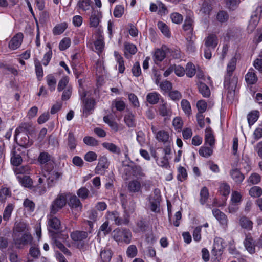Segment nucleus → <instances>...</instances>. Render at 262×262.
<instances>
[{
  "label": "nucleus",
  "mask_w": 262,
  "mask_h": 262,
  "mask_svg": "<svg viewBox=\"0 0 262 262\" xmlns=\"http://www.w3.org/2000/svg\"><path fill=\"white\" fill-rule=\"evenodd\" d=\"M113 238L116 242H124L129 244L132 239V233L129 229L117 228L112 233Z\"/></svg>",
  "instance_id": "obj_4"
},
{
  "label": "nucleus",
  "mask_w": 262,
  "mask_h": 262,
  "mask_svg": "<svg viewBox=\"0 0 262 262\" xmlns=\"http://www.w3.org/2000/svg\"><path fill=\"white\" fill-rule=\"evenodd\" d=\"M259 117V112L253 111L251 112L247 115V120L249 126L253 125L258 119Z\"/></svg>",
  "instance_id": "obj_38"
},
{
  "label": "nucleus",
  "mask_w": 262,
  "mask_h": 262,
  "mask_svg": "<svg viewBox=\"0 0 262 262\" xmlns=\"http://www.w3.org/2000/svg\"><path fill=\"white\" fill-rule=\"evenodd\" d=\"M109 163L107 159L105 156L101 157L99 159V162L95 168V172L96 174H103L106 170L108 168Z\"/></svg>",
  "instance_id": "obj_8"
},
{
  "label": "nucleus",
  "mask_w": 262,
  "mask_h": 262,
  "mask_svg": "<svg viewBox=\"0 0 262 262\" xmlns=\"http://www.w3.org/2000/svg\"><path fill=\"white\" fill-rule=\"evenodd\" d=\"M69 83V78L68 77H62L58 82L57 90L59 92H60L63 90L64 89H66L67 87V85Z\"/></svg>",
  "instance_id": "obj_59"
},
{
  "label": "nucleus",
  "mask_w": 262,
  "mask_h": 262,
  "mask_svg": "<svg viewBox=\"0 0 262 262\" xmlns=\"http://www.w3.org/2000/svg\"><path fill=\"white\" fill-rule=\"evenodd\" d=\"M71 237L74 241H80L88 237V233L83 231H76L71 234Z\"/></svg>",
  "instance_id": "obj_27"
},
{
  "label": "nucleus",
  "mask_w": 262,
  "mask_h": 262,
  "mask_svg": "<svg viewBox=\"0 0 262 262\" xmlns=\"http://www.w3.org/2000/svg\"><path fill=\"white\" fill-rule=\"evenodd\" d=\"M127 166L131 170V173L133 176L138 179H141L145 177V173L144 172L143 168L140 165L133 164L128 165Z\"/></svg>",
  "instance_id": "obj_13"
},
{
  "label": "nucleus",
  "mask_w": 262,
  "mask_h": 262,
  "mask_svg": "<svg viewBox=\"0 0 262 262\" xmlns=\"http://www.w3.org/2000/svg\"><path fill=\"white\" fill-rule=\"evenodd\" d=\"M23 39L22 33H17L14 36L9 43V48L12 50L18 48L21 45Z\"/></svg>",
  "instance_id": "obj_12"
},
{
  "label": "nucleus",
  "mask_w": 262,
  "mask_h": 262,
  "mask_svg": "<svg viewBox=\"0 0 262 262\" xmlns=\"http://www.w3.org/2000/svg\"><path fill=\"white\" fill-rule=\"evenodd\" d=\"M205 143L210 146H212L215 144V138L213 134V132L210 127H207L205 129Z\"/></svg>",
  "instance_id": "obj_18"
},
{
  "label": "nucleus",
  "mask_w": 262,
  "mask_h": 262,
  "mask_svg": "<svg viewBox=\"0 0 262 262\" xmlns=\"http://www.w3.org/2000/svg\"><path fill=\"white\" fill-rule=\"evenodd\" d=\"M244 246L246 249L251 254L255 252V245L253 238L250 234H246L244 241Z\"/></svg>",
  "instance_id": "obj_15"
},
{
  "label": "nucleus",
  "mask_w": 262,
  "mask_h": 262,
  "mask_svg": "<svg viewBox=\"0 0 262 262\" xmlns=\"http://www.w3.org/2000/svg\"><path fill=\"white\" fill-rule=\"evenodd\" d=\"M239 224L242 228L247 230H251L252 229L253 223L246 216H242L240 218Z\"/></svg>",
  "instance_id": "obj_28"
},
{
  "label": "nucleus",
  "mask_w": 262,
  "mask_h": 262,
  "mask_svg": "<svg viewBox=\"0 0 262 262\" xmlns=\"http://www.w3.org/2000/svg\"><path fill=\"white\" fill-rule=\"evenodd\" d=\"M18 144L19 146L27 148L30 147L33 144V141L30 140L28 134L25 133L21 137Z\"/></svg>",
  "instance_id": "obj_32"
},
{
  "label": "nucleus",
  "mask_w": 262,
  "mask_h": 262,
  "mask_svg": "<svg viewBox=\"0 0 262 262\" xmlns=\"http://www.w3.org/2000/svg\"><path fill=\"white\" fill-rule=\"evenodd\" d=\"M56 214H52L50 213L47 215L48 224L50 228L54 230H59L61 227V222L60 220L55 216Z\"/></svg>",
  "instance_id": "obj_9"
},
{
  "label": "nucleus",
  "mask_w": 262,
  "mask_h": 262,
  "mask_svg": "<svg viewBox=\"0 0 262 262\" xmlns=\"http://www.w3.org/2000/svg\"><path fill=\"white\" fill-rule=\"evenodd\" d=\"M223 239L220 237H215L214 240L213 247L212 250V254L218 256L222 255V251L224 248L223 245Z\"/></svg>",
  "instance_id": "obj_10"
},
{
  "label": "nucleus",
  "mask_w": 262,
  "mask_h": 262,
  "mask_svg": "<svg viewBox=\"0 0 262 262\" xmlns=\"http://www.w3.org/2000/svg\"><path fill=\"white\" fill-rule=\"evenodd\" d=\"M160 95L156 92L149 93L146 96V100L151 104H157L160 99Z\"/></svg>",
  "instance_id": "obj_37"
},
{
  "label": "nucleus",
  "mask_w": 262,
  "mask_h": 262,
  "mask_svg": "<svg viewBox=\"0 0 262 262\" xmlns=\"http://www.w3.org/2000/svg\"><path fill=\"white\" fill-rule=\"evenodd\" d=\"M169 138V134L166 131L161 130L157 133L156 139L160 142L165 143L168 142Z\"/></svg>",
  "instance_id": "obj_39"
},
{
  "label": "nucleus",
  "mask_w": 262,
  "mask_h": 262,
  "mask_svg": "<svg viewBox=\"0 0 262 262\" xmlns=\"http://www.w3.org/2000/svg\"><path fill=\"white\" fill-rule=\"evenodd\" d=\"M11 195L10 190L6 187H3L0 189V202L4 203L7 196Z\"/></svg>",
  "instance_id": "obj_50"
},
{
  "label": "nucleus",
  "mask_w": 262,
  "mask_h": 262,
  "mask_svg": "<svg viewBox=\"0 0 262 262\" xmlns=\"http://www.w3.org/2000/svg\"><path fill=\"white\" fill-rule=\"evenodd\" d=\"M107 219L114 221L116 225H127L129 223L128 217L124 215L123 217L120 216L119 212L116 211L107 212Z\"/></svg>",
  "instance_id": "obj_6"
},
{
  "label": "nucleus",
  "mask_w": 262,
  "mask_h": 262,
  "mask_svg": "<svg viewBox=\"0 0 262 262\" xmlns=\"http://www.w3.org/2000/svg\"><path fill=\"white\" fill-rule=\"evenodd\" d=\"M137 248L135 245H130L127 249L126 254L128 257L133 258L137 255Z\"/></svg>",
  "instance_id": "obj_63"
},
{
  "label": "nucleus",
  "mask_w": 262,
  "mask_h": 262,
  "mask_svg": "<svg viewBox=\"0 0 262 262\" xmlns=\"http://www.w3.org/2000/svg\"><path fill=\"white\" fill-rule=\"evenodd\" d=\"M230 176L236 183H241L244 180L245 177L240 170L237 168L232 169L230 171Z\"/></svg>",
  "instance_id": "obj_20"
},
{
  "label": "nucleus",
  "mask_w": 262,
  "mask_h": 262,
  "mask_svg": "<svg viewBox=\"0 0 262 262\" xmlns=\"http://www.w3.org/2000/svg\"><path fill=\"white\" fill-rule=\"evenodd\" d=\"M200 203L204 205L208 200L209 196V191L206 187H203L200 191Z\"/></svg>",
  "instance_id": "obj_44"
},
{
  "label": "nucleus",
  "mask_w": 262,
  "mask_h": 262,
  "mask_svg": "<svg viewBox=\"0 0 262 262\" xmlns=\"http://www.w3.org/2000/svg\"><path fill=\"white\" fill-rule=\"evenodd\" d=\"M236 59L235 57L231 58L228 63L227 67V74L225 76L224 86L228 89L229 93L231 95H234V92L237 83V78L233 77L231 79L232 73L236 68Z\"/></svg>",
  "instance_id": "obj_2"
},
{
  "label": "nucleus",
  "mask_w": 262,
  "mask_h": 262,
  "mask_svg": "<svg viewBox=\"0 0 262 262\" xmlns=\"http://www.w3.org/2000/svg\"><path fill=\"white\" fill-rule=\"evenodd\" d=\"M68 194L59 193L56 198L52 202L50 206L51 213L57 214L67 204Z\"/></svg>",
  "instance_id": "obj_3"
},
{
  "label": "nucleus",
  "mask_w": 262,
  "mask_h": 262,
  "mask_svg": "<svg viewBox=\"0 0 262 262\" xmlns=\"http://www.w3.org/2000/svg\"><path fill=\"white\" fill-rule=\"evenodd\" d=\"M200 155L204 157H209L213 153V150L211 148L208 147H201L199 151Z\"/></svg>",
  "instance_id": "obj_56"
},
{
  "label": "nucleus",
  "mask_w": 262,
  "mask_h": 262,
  "mask_svg": "<svg viewBox=\"0 0 262 262\" xmlns=\"http://www.w3.org/2000/svg\"><path fill=\"white\" fill-rule=\"evenodd\" d=\"M51 155L47 152H42L38 157V161L41 164H46L51 160Z\"/></svg>",
  "instance_id": "obj_51"
},
{
  "label": "nucleus",
  "mask_w": 262,
  "mask_h": 262,
  "mask_svg": "<svg viewBox=\"0 0 262 262\" xmlns=\"http://www.w3.org/2000/svg\"><path fill=\"white\" fill-rule=\"evenodd\" d=\"M199 92L204 97H209L210 95V91L209 87L204 83L199 82L198 83Z\"/></svg>",
  "instance_id": "obj_31"
},
{
  "label": "nucleus",
  "mask_w": 262,
  "mask_h": 262,
  "mask_svg": "<svg viewBox=\"0 0 262 262\" xmlns=\"http://www.w3.org/2000/svg\"><path fill=\"white\" fill-rule=\"evenodd\" d=\"M101 17V14L100 12L98 10H93L90 18V27L94 28L97 27L99 24Z\"/></svg>",
  "instance_id": "obj_14"
},
{
  "label": "nucleus",
  "mask_w": 262,
  "mask_h": 262,
  "mask_svg": "<svg viewBox=\"0 0 262 262\" xmlns=\"http://www.w3.org/2000/svg\"><path fill=\"white\" fill-rule=\"evenodd\" d=\"M109 223L108 221H106L100 227L98 234H100V232H103V235L105 236L109 234L111 231V228L108 226Z\"/></svg>",
  "instance_id": "obj_52"
},
{
  "label": "nucleus",
  "mask_w": 262,
  "mask_h": 262,
  "mask_svg": "<svg viewBox=\"0 0 262 262\" xmlns=\"http://www.w3.org/2000/svg\"><path fill=\"white\" fill-rule=\"evenodd\" d=\"M33 237L31 234L28 232H25L15 237L14 243L17 248L21 249L25 246L31 245Z\"/></svg>",
  "instance_id": "obj_5"
},
{
  "label": "nucleus",
  "mask_w": 262,
  "mask_h": 262,
  "mask_svg": "<svg viewBox=\"0 0 262 262\" xmlns=\"http://www.w3.org/2000/svg\"><path fill=\"white\" fill-rule=\"evenodd\" d=\"M141 186L140 182L134 180L129 182L128 184V189L131 192H138L141 190Z\"/></svg>",
  "instance_id": "obj_29"
},
{
  "label": "nucleus",
  "mask_w": 262,
  "mask_h": 262,
  "mask_svg": "<svg viewBox=\"0 0 262 262\" xmlns=\"http://www.w3.org/2000/svg\"><path fill=\"white\" fill-rule=\"evenodd\" d=\"M217 45V38L215 35L210 34L205 39V45L207 48L214 49Z\"/></svg>",
  "instance_id": "obj_25"
},
{
  "label": "nucleus",
  "mask_w": 262,
  "mask_h": 262,
  "mask_svg": "<svg viewBox=\"0 0 262 262\" xmlns=\"http://www.w3.org/2000/svg\"><path fill=\"white\" fill-rule=\"evenodd\" d=\"M13 156L11 158V162L12 165L18 166L22 162L21 156L16 150L12 151Z\"/></svg>",
  "instance_id": "obj_41"
},
{
  "label": "nucleus",
  "mask_w": 262,
  "mask_h": 262,
  "mask_svg": "<svg viewBox=\"0 0 262 262\" xmlns=\"http://www.w3.org/2000/svg\"><path fill=\"white\" fill-rule=\"evenodd\" d=\"M62 173L53 171L49 173L48 176L42 174L38 177V183L36 186L39 188V194L42 195L47 192V188L54 187L57 181L62 179Z\"/></svg>",
  "instance_id": "obj_1"
},
{
  "label": "nucleus",
  "mask_w": 262,
  "mask_h": 262,
  "mask_svg": "<svg viewBox=\"0 0 262 262\" xmlns=\"http://www.w3.org/2000/svg\"><path fill=\"white\" fill-rule=\"evenodd\" d=\"M102 146L112 153H115L118 155L121 154V152L120 148L112 143L104 142L102 144Z\"/></svg>",
  "instance_id": "obj_33"
},
{
  "label": "nucleus",
  "mask_w": 262,
  "mask_h": 262,
  "mask_svg": "<svg viewBox=\"0 0 262 262\" xmlns=\"http://www.w3.org/2000/svg\"><path fill=\"white\" fill-rule=\"evenodd\" d=\"M62 235L61 234L53 232L52 234V239L53 243L60 250L63 249L65 246L64 245L59 241V239Z\"/></svg>",
  "instance_id": "obj_35"
},
{
  "label": "nucleus",
  "mask_w": 262,
  "mask_h": 262,
  "mask_svg": "<svg viewBox=\"0 0 262 262\" xmlns=\"http://www.w3.org/2000/svg\"><path fill=\"white\" fill-rule=\"evenodd\" d=\"M94 46L96 52L100 55L102 52L104 47L103 38L101 35H100L99 38L94 42Z\"/></svg>",
  "instance_id": "obj_34"
},
{
  "label": "nucleus",
  "mask_w": 262,
  "mask_h": 262,
  "mask_svg": "<svg viewBox=\"0 0 262 262\" xmlns=\"http://www.w3.org/2000/svg\"><path fill=\"white\" fill-rule=\"evenodd\" d=\"M71 45V39L69 38H64L59 43V48L61 51H64L68 48Z\"/></svg>",
  "instance_id": "obj_62"
},
{
  "label": "nucleus",
  "mask_w": 262,
  "mask_h": 262,
  "mask_svg": "<svg viewBox=\"0 0 262 262\" xmlns=\"http://www.w3.org/2000/svg\"><path fill=\"white\" fill-rule=\"evenodd\" d=\"M160 195L155 193L150 199V210L155 212H158L160 210Z\"/></svg>",
  "instance_id": "obj_16"
},
{
  "label": "nucleus",
  "mask_w": 262,
  "mask_h": 262,
  "mask_svg": "<svg viewBox=\"0 0 262 262\" xmlns=\"http://www.w3.org/2000/svg\"><path fill=\"white\" fill-rule=\"evenodd\" d=\"M66 142L68 147L70 151H73L76 149L77 145V140L73 132H70L68 134Z\"/></svg>",
  "instance_id": "obj_17"
},
{
  "label": "nucleus",
  "mask_w": 262,
  "mask_h": 262,
  "mask_svg": "<svg viewBox=\"0 0 262 262\" xmlns=\"http://www.w3.org/2000/svg\"><path fill=\"white\" fill-rule=\"evenodd\" d=\"M181 105L183 111L185 113L188 115H189L191 113V108L190 104L188 100L186 99H183L181 101Z\"/></svg>",
  "instance_id": "obj_49"
},
{
  "label": "nucleus",
  "mask_w": 262,
  "mask_h": 262,
  "mask_svg": "<svg viewBox=\"0 0 262 262\" xmlns=\"http://www.w3.org/2000/svg\"><path fill=\"white\" fill-rule=\"evenodd\" d=\"M124 48L125 50L124 53L126 56H127V52L131 55H134L137 51V49L136 46L130 43H125L124 45Z\"/></svg>",
  "instance_id": "obj_48"
},
{
  "label": "nucleus",
  "mask_w": 262,
  "mask_h": 262,
  "mask_svg": "<svg viewBox=\"0 0 262 262\" xmlns=\"http://www.w3.org/2000/svg\"><path fill=\"white\" fill-rule=\"evenodd\" d=\"M89 193V190L84 187L80 188L77 191V194L78 196L83 200H85L88 198Z\"/></svg>",
  "instance_id": "obj_61"
},
{
  "label": "nucleus",
  "mask_w": 262,
  "mask_h": 262,
  "mask_svg": "<svg viewBox=\"0 0 262 262\" xmlns=\"http://www.w3.org/2000/svg\"><path fill=\"white\" fill-rule=\"evenodd\" d=\"M249 194L253 197H259L262 194V189L258 186H254L250 189Z\"/></svg>",
  "instance_id": "obj_60"
},
{
  "label": "nucleus",
  "mask_w": 262,
  "mask_h": 262,
  "mask_svg": "<svg viewBox=\"0 0 262 262\" xmlns=\"http://www.w3.org/2000/svg\"><path fill=\"white\" fill-rule=\"evenodd\" d=\"M46 80L49 90L52 92L54 91L56 85V80L55 77L51 74L48 75L46 77Z\"/></svg>",
  "instance_id": "obj_40"
},
{
  "label": "nucleus",
  "mask_w": 262,
  "mask_h": 262,
  "mask_svg": "<svg viewBox=\"0 0 262 262\" xmlns=\"http://www.w3.org/2000/svg\"><path fill=\"white\" fill-rule=\"evenodd\" d=\"M245 80L249 85L255 84L257 81V77L253 69H250L245 75Z\"/></svg>",
  "instance_id": "obj_23"
},
{
  "label": "nucleus",
  "mask_w": 262,
  "mask_h": 262,
  "mask_svg": "<svg viewBox=\"0 0 262 262\" xmlns=\"http://www.w3.org/2000/svg\"><path fill=\"white\" fill-rule=\"evenodd\" d=\"M112 105H114L116 110L120 112L123 111L126 107L125 103L121 100L116 99L114 100Z\"/></svg>",
  "instance_id": "obj_57"
},
{
  "label": "nucleus",
  "mask_w": 262,
  "mask_h": 262,
  "mask_svg": "<svg viewBox=\"0 0 262 262\" xmlns=\"http://www.w3.org/2000/svg\"><path fill=\"white\" fill-rule=\"evenodd\" d=\"M113 253L111 249L104 248L100 252V256L102 262H110L112 258Z\"/></svg>",
  "instance_id": "obj_26"
},
{
  "label": "nucleus",
  "mask_w": 262,
  "mask_h": 262,
  "mask_svg": "<svg viewBox=\"0 0 262 262\" xmlns=\"http://www.w3.org/2000/svg\"><path fill=\"white\" fill-rule=\"evenodd\" d=\"M212 213L224 228L227 227L228 219L227 216L223 212H221L218 209H214L212 210Z\"/></svg>",
  "instance_id": "obj_11"
},
{
  "label": "nucleus",
  "mask_w": 262,
  "mask_h": 262,
  "mask_svg": "<svg viewBox=\"0 0 262 262\" xmlns=\"http://www.w3.org/2000/svg\"><path fill=\"white\" fill-rule=\"evenodd\" d=\"M29 254L33 259H36L40 256V251L37 246H32L29 249Z\"/></svg>",
  "instance_id": "obj_42"
},
{
  "label": "nucleus",
  "mask_w": 262,
  "mask_h": 262,
  "mask_svg": "<svg viewBox=\"0 0 262 262\" xmlns=\"http://www.w3.org/2000/svg\"><path fill=\"white\" fill-rule=\"evenodd\" d=\"M159 112L160 115L163 117L168 116L170 115V111L167 108L166 103L159 106Z\"/></svg>",
  "instance_id": "obj_55"
},
{
  "label": "nucleus",
  "mask_w": 262,
  "mask_h": 262,
  "mask_svg": "<svg viewBox=\"0 0 262 262\" xmlns=\"http://www.w3.org/2000/svg\"><path fill=\"white\" fill-rule=\"evenodd\" d=\"M86 93H84L81 99H83V114L87 117L89 115L92 113V112L94 110L95 106V101L93 98H86L85 99L84 98L86 96Z\"/></svg>",
  "instance_id": "obj_7"
},
{
  "label": "nucleus",
  "mask_w": 262,
  "mask_h": 262,
  "mask_svg": "<svg viewBox=\"0 0 262 262\" xmlns=\"http://www.w3.org/2000/svg\"><path fill=\"white\" fill-rule=\"evenodd\" d=\"M193 20L190 16H187L183 25V29L185 31H188L191 32L193 29Z\"/></svg>",
  "instance_id": "obj_45"
},
{
  "label": "nucleus",
  "mask_w": 262,
  "mask_h": 262,
  "mask_svg": "<svg viewBox=\"0 0 262 262\" xmlns=\"http://www.w3.org/2000/svg\"><path fill=\"white\" fill-rule=\"evenodd\" d=\"M14 209V205L12 204H9L6 207L3 212V219L5 221H8Z\"/></svg>",
  "instance_id": "obj_46"
},
{
  "label": "nucleus",
  "mask_w": 262,
  "mask_h": 262,
  "mask_svg": "<svg viewBox=\"0 0 262 262\" xmlns=\"http://www.w3.org/2000/svg\"><path fill=\"white\" fill-rule=\"evenodd\" d=\"M185 73L187 77H192L196 73L195 66L191 62H188L185 68Z\"/></svg>",
  "instance_id": "obj_43"
},
{
  "label": "nucleus",
  "mask_w": 262,
  "mask_h": 262,
  "mask_svg": "<svg viewBox=\"0 0 262 262\" xmlns=\"http://www.w3.org/2000/svg\"><path fill=\"white\" fill-rule=\"evenodd\" d=\"M23 205L24 207L27 209L28 211L33 212L35 209V203L32 200H30L29 199H25L23 203Z\"/></svg>",
  "instance_id": "obj_58"
},
{
  "label": "nucleus",
  "mask_w": 262,
  "mask_h": 262,
  "mask_svg": "<svg viewBox=\"0 0 262 262\" xmlns=\"http://www.w3.org/2000/svg\"><path fill=\"white\" fill-rule=\"evenodd\" d=\"M114 54L118 64L119 72L120 73H123L125 69L123 58L117 51H115Z\"/></svg>",
  "instance_id": "obj_36"
},
{
  "label": "nucleus",
  "mask_w": 262,
  "mask_h": 262,
  "mask_svg": "<svg viewBox=\"0 0 262 262\" xmlns=\"http://www.w3.org/2000/svg\"><path fill=\"white\" fill-rule=\"evenodd\" d=\"M68 205L71 209L81 210L82 207V204L80 200L75 195L70 197Z\"/></svg>",
  "instance_id": "obj_19"
},
{
  "label": "nucleus",
  "mask_w": 262,
  "mask_h": 262,
  "mask_svg": "<svg viewBox=\"0 0 262 262\" xmlns=\"http://www.w3.org/2000/svg\"><path fill=\"white\" fill-rule=\"evenodd\" d=\"M212 7L209 0H205L200 8V13L205 15H210V13L212 11Z\"/></svg>",
  "instance_id": "obj_21"
},
{
  "label": "nucleus",
  "mask_w": 262,
  "mask_h": 262,
  "mask_svg": "<svg viewBox=\"0 0 262 262\" xmlns=\"http://www.w3.org/2000/svg\"><path fill=\"white\" fill-rule=\"evenodd\" d=\"M158 27L162 33L167 37L170 36V33L167 26L162 21H159L158 23Z\"/></svg>",
  "instance_id": "obj_54"
},
{
  "label": "nucleus",
  "mask_w": 262,
  "mask_h": 262,
  "mask_svg": "<svg viewBox=\"0 0 262 262\" xmlns=\"http://www.w3.org/2000/svg\"><path fill=\"white\" fill-rule=\"evenodd\" d=\"M259 21V17L256 12L251 15L249 24L248 26V30L250 32H252L257 26Z\"/></svg>",
  "instance_id": "obj_24"
},
{
  "label": "nucleus",
  "mask_w": 262,
  "mask_h": 262,
  "mask_svg": "<svg viewBox=\"0 0 262 262\" xmlns=\"http://www.w3.org/2000/svg\"><path fill=\"white\" fill-rule=\"evenodd\" d=\"M157 164L162 167L167 168L170 167L168 160L166 156H164L160 159H156Z\"/></svg>",
  "instance_id": "obj_64"
},
{
  "label": "nucleus",
  "mask_w": 262,
  "mask_h": 262,
  "mask_svg": "<svg viewBox=\"0 0 262 262\" xmlns=\"http://www.w3.org/2000/svg\"><path fill=\"white\" fill-rule=\"evenodd\" d=\"M124 121L128 127H134L136 126V119L135 115L131 112H128L124 117Z\"/></svg>",
  "instance_id": "obj_22"
},
{
  "label": "nucleus",
  "mask_w": 262,
  "mask_h": 262,
  "mask_svg": "<svg viewBox=\"0 0 262 262\" xmlns=\"http://www.w3.org/2000/svg\"><path fill=\"white\" fill-rule=\"evenodd\" d=\"M34 62L36 74L38 79L40 80V79L42 77L43 75V69L39 60L36 59L34 61Z\"/></svg>",
  "instance_id": "obj_53"
},
{
  "label": "nucleus",
  "mask_w": 262,
  "mask_h": 262,
  "mask_svg": "<svg viewBox=\"0 0 262 262\" xmlns=\"http://www.w3.org/2000/svg\"><path fill=\"white\" fill-rule=\"evenodd\" d=\"M166 57V53L164 50L161 49H157L154 54L155 61L159 62L162 61Z\"/></svg>",
  "instance_id": "obj_47"
},
{
  "label": "nucleus",
  "mask_w": 262,
  "mask_h": 262,
  "mask_svg": "<svg viewBox=\"0 0 262 262\" xmlns=\"http://www.w3.org/2000/svg\"><path fill=\"white\" fill-rule=\"evenodd\" d=\"M19 182L25 187L31 188L33 185V180L28 176H23L17 177Z\"/></svg>",
  "instance_id": "obj_30"
}]
</instances>
